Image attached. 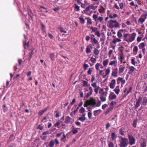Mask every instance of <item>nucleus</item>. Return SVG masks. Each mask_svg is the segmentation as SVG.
Segmentation results:
<instances>
[{
  "label": "nucleus",
  "mask_w": 147,
  "mask_h": 147,
  "mask_svg": "<svg viewBox=\"0 0 147 147\" xmlns=\"http://www.w3.org/2000/svg\"><path fill=\"white\" fill-rule=\"evenodd\" d=\"M120 138L119 146V147H127L128 144V140L127 138H125L121 136L119 137Z\"/></svg>",
  "instance_id": "nucleus-1"
},
{
  "label": "nucleus",
  "mask_w": 147,
  "mask_h": 147,
  "mask_svg": "<svg viewBox=\"0 0 147 147\" xmlns=\"http://www.w3.org/2000/svg\"><path fill=\"white\" fill-rule=\"evenodd\" d=\"M108 26L110 28H113L114 27L116 28H119V24L116 20H110L108 21Z\"/></svg>",
  "instance_id": "nucleus-2"
},
{
  "label": "nucleus",
  "mask_w": 147,
  "mask_h": 147,
  "mask_svg": "<svg viewBox=\"0 0 147 147\" xmlns=\"http://www.w3.org/2000/svg\"><path fill=\"white\" fill-rule=\"evenodd\" d=\"M96 104L95 99L93 98H90V100H87L85 101L84 106V107H86L90 105L93 107Z\"/></svg>",
  "instance_id": "nucleus-3"
},
{
  "label": "nucleus",
  "mask_w": 147,
  "mask_h": 147,
  "mask_svg": "<svg viewBox=\"0 0 147 147\" xmlns=\"http://www.w3.org/2000/svg\"><path fill=\"white\" fill-rule=\"evenodd\" d=\"M127 137L129 140L128 143L129 145L132 146L135 144L136 143V139L132 134H128L127 135Z\"/></svg>",
  "instance_id": "nucleus-4"
},
{
  "label": "nucleus",
  "mask_w": 147,
  "mask_h": 147,
  "mask_svg": "<svg viewBox=\"0 0 147 147\" xmlns=\"http://www.w3.org/2000/svg\"><path fill=\"white\" fill-rule=\"evenodd\" d=\"M92 18L93 20L96 22V24H97L99 22L100 23H103V18L102 17H98V15L96 14H94L92 16Z\"/></svg>",
  "instance_id": "nucleus-5"
},
{
  "label": "nucleus",
  "mask_w": 147,
  "mask_h": 147,
  "mask_svg": "<svg viewBox=\"0 0 147 147\" xmlns=\"http://www.w3.org/2000/svg\"><path fill=\"white\" fill-rule=\"evenodd\" d=\"M142 99V98L140 96L139 97L138 99H136V100L134 101V104L135 109H137L140 106Z\"/></svg>",
  "instance_id": "nucleus-6"
},
{
  "label": "nucleus",
  "mask_w": 147,
  "mask_h": 147,
  "mask_svg": "<svg viewBox=\"0 0 147 147\" xmlns=\"http://www.w3.org/2000/svg\"><path fill=\"white\" fill-rule=\"evenodd\" d=\"M136 35V34L134 32L131 34H129L128 36L129 38L128 40H127V42H131L132 41H134L135 39Z\"/></svg>",
  "instance_id": "nucleus-7"
},
{
  "label": "nucleus",
  "mask_w": 147,
  "mask_h": 147,
  "mask_svg": "<svg viewBox=\"0 0 147 147\" xmlns=\"http://www.w3.org/2000/svg\"><path fill=\"white\" fill-rule=\"evenodd\" d=\"M90 29L92 31L95 32V34L98 37H99L101 36V34L98 31H97L98 28H97L91 26Z\"/></svg>",
  "instance_id": "nucleus-8"
},
{
  "label": "nucleus",
  "mask_w": 147,
  "mask_h": 147,
  "mask_svg": "<svg viewBox=\"0 0 147 147\" xmlns=\"http://www.w3.org/2000/svg\"><path fill=\"white\" fill-rule=\"evenodd\" d=\"M91 86L94 88V92L97 94L98 93V92L100 88L99 86H97L96 82L92 83L91 84Z\"/></svg>",
  "instance_id": "nucleus-9"
},
{
  "label": "nucleus",
  "mask_w": 147,
  "mask_h": 147,
  "mask_svg": "<svg viewBox=\"0 0 147 147\" xmlns=\"http://www.w3.org/2000/svg\"><path fill=\"white\" fill-rule=\"evenodd\" d=\"M112 72L111 73V76L114 77H117L118 74V69L117 67L113 69L112 68Z\"/></svg>",
  "instance_id": "nucleus-10"
},
{
  "label": "nucleus",
  "mask_w": 147,
  "mask_h": 147,
  "mask_svg": "<svg viewBox=\"0 0 147 147\" xmlns=\"http://www.w3.org/2000/svg\"><path fill=\"white\" fill-rule=\"evenodd\" d=\"M147 16L146 13L141 15V17L138 19V21L141 24H142L146 19Z\"/></svg>",
  "instance_id": "nucleus-11"
},
{
  "label": "nucleus",
  "mask_w": 147,
  "mask_h": 147,
  "mask_svg": "<svg viewBox=\"0 0 147 147\" xmlns=\"http://www.w3.org/2000/svg\"><path fill=\"white\" fill-rule=\"evenodd\" d=\"M125 64L120 65L119 69V74L122 73L125 69Z\"/></svg>",
  "instance_id": "nucleus-12"
},
{
  "label": "nucleus",
  "mask_w": 147,
  "mask_h": 147,
  "mask_svg": "<svg viewBox=\"0 0 147 147\" xmlns=\"http://www.w3.org/2000/svg\"><path fill=\"white\" fill-rule=\"evenodd\" d=\"M91 40L93 42L94 44H98V46L96 47L97 49H99L100 48L99 44L98 43V41L94 38L92 37L91 38Z\"/></svg>",
  "instance_id": "nucleus-13"
},
{
  "label": "nucleus",
  "mask_w": 147,
  "mask_h": 147,
  "mask_svg": "<svg viewBox=\"0 0 147 147\" xmlns=\"http://www.w3.org/2000/svg\"><path fill=\"white\" fill-rule=\"evenodd\" d=\"M116 84L115 80V79L113 80L109 84V86L110 88L113 89L115 86Z\"/></svg>",
  "instance_id": "nucleus-14"
},
{
  "label": "nucleus",
  "mask_w": 147,
  "mask_h": 147,
  "mask_svg": "<svg viewBox=\"0 0 147 147\" xmlns=\"http://www.w3.org/2000/svg\"><path fill=\"white\" fill-rule=\"evenodd\" d=\"M89 92L87 93L86 95V98L90 96L91 95L93 92V90L91 87L90 86L89 87Z\"/></svg>",
  "instance_id": "nucleus-15"
},
{
  "label": "nucleus",
  "mask_w": 147,
  "mask_h": 147,
  "mask_svg": "<svg viewBox=\"0 0 147 147\" xmlns=\"http://www.w3.org/2000/svg\"><path fill=\"white\" fill-rule=\"evenodd\" d=\"M124 47L123 46H121L120 47H119L118 50L119 52V54H123V50H124Z\"/></svg>",
  "instance_id": "nucleus-16"
},
{
  "label": "nucleus",
  "mask_w": 147,
  "mask_h": 147,
  "mask_svg": "<svg viewBox=\"0 0 147 147\" xmlns=\"http://www.w3.org/2000/svg\"><path fill=\"white\" fill-rule=\"evenodd\" d=\"M101 111H102L100 109L94 111L93 112L94 115L95 116H97L100 114Z\"/></svg>",
  "instance_id": "nucleus-17"
},
{
  "label": "nucleus",
  "mask_w": 147,
  "mask_h": 147,
  "mask_svg": "<svg viewBox=\"0 0 147 147\" xmlns=\"http://www.w3.org/2000/svg\"><path fill=\"white\" fill-rule=\"evenodd\" d=\"M48 109L47 108H45L43 110H42L38 112V114L39 116L42 115L43 113L45 112Z\"/></svg>",
  "instance_id": "nucleus-18"
},
{
  "label": "nucleus",
  "mask_w": 147,
  "mask_h": 147,
  "mask_svg": "<svg viewBox=\"0 0 147 147\" xmlns=\"http://www.w3.org/2000/svg\"><path fill=\"white\" fill-rule=\"evenodd\" d=\"M87 20V25H92V21L90 17H88L86 18Z\"/></svg>",
  "instance_id": "nucleus-19"
},
{
  "label": "nucleus",
  "mask_w": 147,
  "mask_h": 147,
  "mask_svg": "<svg viewBox=\"0 0 147 147\" xmlns=\"http://www.w3.org/2000/svg\"><path fill=\"white\" fill-rule=\"evenodd\" d=\"M28 11V15L29 16L32 18V19L33 18V13L32 12V11L30 9H27Z\"/></svg>",
  "instance_id": "nucleus-20"
},
{
  "label": "nucleus",
  "mask_w": 147,
  "mask_h": 147,
  "mask_svg": "<svg viewBox=\"0 0 147 147\" xmlns=\"http://www.w3.org/2000/svg\"><path fill=\"white\" fill-rule=\"evenodd\" d=\"M55 55L53 53H51L49 55V57L50 58L52 62L54 61H55Z\"/></svg>",
  "instance_id": "nucleus-21"
},
{
  "label": "nucleus",
  "mask_w": 147,
  "mask_h": 147,
  "mask_svg": "<svg viewBox=\"0 0 147 147\" xmlns=\"http://www.w3.org/2000/svg\"><path fill=\"white\" fill-rule=\"evenodd\" d=\"M140 146L141 147H146V140H144L142 142L140 143Z\"/></svg>",
  "instance_id": "nucleus-22"
},
{
  "label": "nucleus",
  "mask_w": 147,
  "mask_h": 147,
  "mask_svg": "<svg viewBox=\"0 0 147 147\" xmlns=\"http://www.w3.org/2000/svg\"><path fill=\"white\" fill-rule=\"evenodd\" d=\"M71 119V118L69 116H67L65 118V123L66 124H68L69 123L70 120Z\"/></svg>",
  "instance_id": "nucleus-23"
},
{
  "label": "nucleus",
  "mask_w": 147,
  "mask_h": 147,
  "mask_svg": "<svg viewBox=\"0 0 147 147\" xmlns=\"http://www.w3.org/2000/svg\"><path fill=\"white\" fill-rule=\"evenodd\" d=\"M120 59V61L122 63L123 62V61H124L125 59V56L124 54H119V55Z\"/></svg>",
  "instance_id": "nucleus-24"
},
{
  "label": "nucleus",
  "mask_w": 147,
  "mask_h": 147,
  "mask_svg": "<svg viewBox=\"0 0 147 147\" xmlns=\"http://www.w3.org/2000/svg\"><path fill=\"white\" fill-rule=\"evenodd\" d=\"M113 107H110V108L107 109L105 113V115H106L109 113L110 111L113 110Z\"/></svg>",
  "instance_id": "nucleus-25"
},
{
  "label": "nucleus",
  "mask_w": 147,
  "mask_h": 147,
  "mask_svg": "<svg viewBox=\"0 0 147 147\" xmlns=\"http://www.w3.org/2000/svg\"><path fill=\"white\" fill-rule=\"evenodd\" d=\"M30 41H29L27 43L26 42H24V47L25 49H26L27 48L29 47Z\"/></svg>",
  "instance_id": "nucleus-26"
},
{
  "label": "nucleus",
  "mask_w": 147,
  "mask_h": 147,
  "mask_svg": "<svg viewBox=\"0 0 147 147\" xmlns=\"http://www.w3.org/2000/svg\"><path fill=\"white\" fill-rule=\"evenodd\" d=\"M138 50V47L137 46H135L134 47L133 49V52L135 55L137 54Z\"/></svg>",
  "instance_id": "nucleus-27"
},
{
  "label": "nucleus",
  "mask_w": 147,
  "mask_h": 147,
  "mask_svg": "<svg viewBox=\"0 0 147 147\" xmlns=\"http://www.w3.org/2000/svg\"><path fill=\"white\" fill-rule=\"evenodd\" d=\"M79 19L80 20V23L81 24H84L85 22V20L84 19L82 16H80L79 18Z\"/></svg>",
  "instance_id": "nucleus-28"
},
{
  "label": "nucleus",
  "mask_w": 147,
  "mask_h": 147,
  "mask_svg": "<svg viewBox=\"0 0 147 147\" xmlns=\"http://www.w3.org/2000/svg\"><path fill=\"white\" fill-rule=\"evenodd\" d=\"M33 50H31L30 52L28 54L29 58L28 60L30 61L32 57V56L33 54Z\"/></svg>",
  "instance_id": "nucleus-29"
},
{
  "label": "nucleus",
  "mask_w": 147,
  "mask_h": 147,
  "mask_svg": "<svg viewBox=\"0 0 147 147\" xmlns=\"http://www.w3.org/2000/svg\"><path fill=\"white\" fill-rule=\"evenodd\" d=\"M111 138L113 140H116L117 138V136L115 133L113 132L111 134Z\"/></svg>",
  "instance_id": "nucleus-30"
},
{
  "label": "nucleus",
  "mask_w": 147,
  "mask_h": 147,
  "mask_svg": "<svg viewBox=\"0 0 147 147\" xmlns=\"http://www.w3.org/2000/svg\"><path fill=\"white\" fill-rule=\"evenodd\" d=\"M116 94H118L119 92L120 89L119 86H117L115 89L114 90Z\"/></svg>",
  "instance_id": "nucleus-31"
},
{
  "label": "nucleus",
  "mask_w": 147,
  "mask_h": 147,
  "mask_svg": "<svg viewBox=\"0 0 147 147\" xmlns=\"http://www.w3.org/2000/svg\"><path fill=\"white\" fill-rule=\"evenodd\" d=\"M119 133L120 135L125 136V132L121 128L119 129Z\"/></svg>",
  "instance_id": "nucleus-32"
},
{
  "label": "nucleus",
  "mask_w": 147,
  "mask_h": 147,
  "mask_svg": "<svg viewBox=\"0 0 147 147\" xmlns=\"http://www.w3.org/2000/svg\"><path fill=\"white\" fill-rule=\"evenodd\" d=\"M121 31L123 32V30H119L117 32V35L119 38H121L122 37V35L121 33Z\"/></svg>",
  "instance_id": "nucleus-33"
},
{
  "label": "nucleus",
  "mask_w": 147,
  "mask_h": 147,
  "mask_svg": "<svg viewBox=\"0 0 147 147\" xmlns=\"http://www.w3.org/2000/svg\"><path fill=\"white\" fill-rule=\"evenodd\" d=\"M147 103V98L144 97L142 100V104L143 105L145 106Z\"/></svg>",
  "instance_id": "nucleus-34"
},
{
  "label": "nucleus",
  "mask_w": 147,
  "mask_h": 147,
  "mask_svg": "<svg viewBox=\"0 0 147 147\" xmlns=\"http://www.w3.org/2000/svg\"><path fill=\"white\" fill-rule=\"evenodd\" d=\"M109 60L107 59L104 60L102 62V64L105 67L107 66Z\"/></svg>",
  "instance_id": "nucleus-35"
},
{
  "label": "nucleus",
  "mask_w": 147,
  "mask_h": 147,
  "mask_svg": "<svg viewBox=\"0 0 147 147\" xmlns=\"http://www.w3.org/2000/svg\"><path fill=\"white\" fill-rule=\"evenodd\" d=\"M145 46L144 43V42H142L139 45V48L140 49H141L143 48Z\"/></svg>",
  "instance_id": "nucleus-36"
},
{
  "label": "nucleus",
  "mask_w": 147,
  "mask_h": 147,
  "mask_svg": "<svg viewBox=\"0 0 147 147\" xmlns=\"http://www.w3.org/2000/svg\"><path fill=\"white\" fill-rule=\"evenodd\" d=\"M135 58L132 57L131 59V64H132L133 65H134V66L136 65V63H137V62L135 60Z\"/></svg>",
  "instance_id": "nucleus-37"
},
{
  "label": "nucleus",
  "mask_w": 147,
  "mask_h": 147,
  "mask_svg": "<svg viewBox=\"0 0 147 147\" xmlns=\"http://www.w3.org/2000/svg\"><path fill=\"white\" fill-rule=\"evenodd\" d=\"M86 118L83 117H80L78 118V120H80L82 122H84L85 120H86Z\"/></svg>",
  "instance_id": "nucleus-38"
},
{
  "label": "nucleus",
  "mask_w": 147,
  "mask_h": 147,
  "mask_svg": "<svg viewBox=\"0 0 147 147\" xmlns=\"http://www.w3.org/2000/svg\"><path fill=\"white\" fill-rule=\"evenodd\" d=\"M40 24L41 25V30H42L44 32H46L45 27L44 25L42 22L40 23Z\"/></svg>",
  "instance_id": "nucleus-39"
},
{
  "label": "nucleus",
  "mask_w": 147,
  "mask_h": 147,
  "mask_svg": "<svg viewBox=\"0 0 147 147\" xmlns=\"http://www.w3.org/2000/svg\"><path fill=\"white\" fill-rule=\"evenodd\" d=\"M110 67H109L107 69H105V74L106 75H108L110 72Z\"/></svg>",
  "instance_id": "nucleus-40"
},
{
  "label": "nucleus",
  "mask_w": 147,
  "mask_h": 147,
  "mask_svg": "<svg viewBox=\"0 0 147 147\" xmlns=\"http://www.w3.org/2000/svg\"><path fill=\"white\" fill-rule=\"evenodd\" d=\"M93 52L94 54L95 55H98L99 53V51L96 48H94V50L93 51Z\"/></svg>",
  "instance_id": "nucleus-41"
},
{
  "label": "nucleus",
  "mask_w": 147,
  "mask_h": 147,
  "mask_svg": "<svg viewBox=\"0 0 147 147\" xmlns=\"http://www.w3.org/2000/svg\"><path fill=\"white\" fill-rule=\"evenodd\" d=\"M129 34L128 33H125L123 35V37H124V40L126 41L127 42V36H129Z\"/></svg>",
  "instance_id": "nucleus-42"
},
{
  "label": "nucleus",
  "mask_w": 147,
  "mask_h": 147,
  "mask_svg": "<svg viewBox=\"0 0 147 147\" xmlns=\"http://www.w3.org/2000/svg\"><path fill=\"white\" fill-rule=\"evenodd\" d=\"M100 66H102V65L100 63H97L95 65V67L96 70L99 69V67Z\"/></svg>",
  "instance_id": "nucleus-43"
},
{
  "label": "nucleus",
  "mask_w": 147,
  "mask_h": 147,
  "mask_svg": "<svg viewBox=\"0 0 147 147\" xmlns=\"http://www.w3.org/2000/svg\"><path fill=\"white\" fill-rule=\"evenodd\" d=\"M58 29L61 32H63L64 33H67V31L64 30L63 28L62 27H59Z\"/></svg>",
  "instance_id": "nucleus-44"
},
{
  "label": "nucleus",
  "mask_w": 147,
  "mask_h": 147,
  "mask_svg": "<svg viewBox=\"0 0 147 147\" xmlns=\"http://www.w3.org/2000/svg\"><path fill=\"white\" fill-rule=\"evenodd\" d=\"M105 93V92H104L103 89H101L99 91V94L101 95V96H103Z\"/></svg>",
  "instance_id": "nucleus-45"
},
{
  "label": "nucleus",
  "mask_w": 147,
  "mask_h": 147,
  "mask_svg": "<svg viewBox=\"0 0 147 147\" xmlns=\"http://www.w3.org/2000/svg\"><path fill=\"white\" fill-rule=\"evenodd\" d=\"M82 83L83 86L87 87L88 86V82L87 81L83 80L82 81Z\"/></svg>",
  "instance_id": "nucleus-46"
},
{
  "label": "nucleus",
  "mask_w": 147,
  "mask_h": 147,
  "mask_svg": "<svg viewBox=\"0 0 147 147\" xmlns=\"http://www.w3.org/2000/svg\"><path fill=\"white\" fill-rule=\"evenodd\" d=\"M74 8L76 9V11H78L80 10V7L78 5L76 4L75 3L74 4Z\"/></svg>",
  "instance_id": "nucleus-47"
},
{
  "label": "nucleus",
  "mask_w": 147,
  "mask_h": 147,
  "mask_svg": "<svg viewBox=\"0 0 147 147\" xmlns=\"http://www.w3.org/2000/svg\"><path fill=\"white\" fill-rule=\"evenodd\" d=\"M55 142L53 141H51L49 144V147H53L54 145Z\"/></svg>",
  "instance_id": "nucleus-48"
},
{
  "label": "nucleus",
  "mask_w": 147,
  "mask_h": 147,
  "mask_svg": "<svg viewBox=\"0 0 147 147\" xmlns=\"http://www.w3.org/2000/svg\"><path fill=\"white\" fill-rule=\"evenodd\" d=\"M100 98L102 102H105L106 100V98L103 96H101Z\"/></svg>",
  "instance_id": "nucleus-49"
},
{
  "label": "nucleus",
  "mask_w": 147,
  "mask_h": 147,
  "mask_svg": "<svg viewBox=\"0 0 147 147\" xmlns=\"http://www.w3.org/2000/svg\"><path fill=\"white\" fill-rule=\"evenodd\" d=\"M117 63V61H111L109 63V65H113L115 64L116 63Z\"/></svg>",
  "instance_id": "nucleus-50"
},
{
  "label": "nucleus",
  "mask_w": 147,
  "mask_h": 147,
  "mask_svg": "<svg viewBox=\"0 0 147 147\" xmlns=\"http://www.w3.org/2000/svg\"><path fill=\"white\" fill-rule=\"evenodd\" d=\"M89 46H88L86 49V52L87 54L91 52V51L89 48Z\"/></svg>",
  "instance_id": "nucleus-51"
},
{
  "label": "nucleus",
  "mask_w": 147,
  "mask_h": 147,
  "mask_svg": "<svg viewBox=\"0 0 147 147\" xmlns=\"http://www.w3.org/2000/svg\"><path fill=\"white\" fill-rule=\"evenodd\" d=\"M3 111L4 112H5L7 111V107L6 106L5 104L3 105Z\"/></svg>",
  "instance_id": "nucleus-52"
},
{
  "label": "nucleus",
  "mask_w": 147,
  "mask_h": 147,
  "mask_svg": "<svg viewBox=\"0 0 147 147\" xmlns=\"http://www.w3.org/2000/svg\"><path fill=\"white\" fill-rule=\"evenodd\" d=\"M109 147H114L113 143L111 142H109L108 143Z\"/></svg>",
  "instance_id": "nucleus-53"
},
{
  "label": "nucleus",
  "mask_w": 147,
  "mask_h": 147,
  "mask_svg": "<svg viewBox=\"0 0 147 147\" xmlns=\"http://www.w3.org/2000/svg\"><path fill=\"white\" fill-rule=\"evenodd\" d=\"M116 96L115 94H114L112 95L110 97H109V99L111 100H112L114 99H115L116 98Z\"/></svg>",
  "instance_id": "nucleus-54"
},
{
  "label": "nucleus",
  "mask_w": 147,
  "mask_h": 147,
  "mask_svg": "<svg viewBox=\"0 0 147 147\" xmlns=\"http://www.w3.org/2000/svg\"><path fill=\"white\" fill-rule=\"evenodd\" d=\"M85 111V109L83 107H82L79 110L80 113H83Z\"/></svg>",
  "instance_id": "nucleus-55"
},
{
  "label": "nucleus",
  "mask_w": 147,
  "mask_h": 147,
  "mask_svg": "<svg viewBox=\"0 0 147 147\" xmlns=\"http://www.w3.org/2000/svg\"><path fill=\"white\" fill-rule=\"evenodd\" d=\"M129 69L130 71L132 72L134 71L135 69V68L134 67L132 66L130 67Z\"/></svg>",
  "instance_id": "nucleus-56"
},
{
  "label": "nucleus",
  "mask_w": 147,
  "mask_h": 147,
  "mask_svg": "<svg viewBox=\"0 0 147 147\" xmlns=\"http://www.w3.org/2000/svg\"><path fill=\"white\" fill-rule=\"evenodd\" d=\"M90 61L91 62L93 63H95L96 61V59L95 58H93V57H91L90 59Z\"/></svg>",
  "instance_id": "nucleus-57"
},
{
  "label": "nucleus",
  "mask_w": 147,
  "mask_h": 147,
  "mask_svg": "<svg viewBox=\"0 0 147 147\" xmlns=\"http://www.w3.org/2000/svg\"><path fill=\"white\" fill-rule=\"evenodd\" d=\"M66 136L64 134H63V137L61 138V140L64 142H65V141Z\"/></svg>",
  "instance_id": "nucleus-58"
},
{
  "label": "nucleus",
  "mask_w": 147,
  "mask_h": 147,
  "mask_svg": "<svg viewBox=\"0 0 147 147\" xmlns=\"http://www.w3.org/2000/svg\"><path fill=\"white\" fill-rule=\"evenodd\" d=\"M101 9H99V11L100 13H102V12L105 11V9L104 7L102 6H101Z\"/></svg>",
  "instance_id": "nucleus-59"
},
{
  "label": "nucleus",
  "mask_w": 147,
  "mask_h": 147,
  "mask_svg": "<svg viewBox=\"0 0 147 147\" xmlns=\"http://www.w3.org/2000/svg\"><path fill=\"white\" fill-rule=\"evenodd\" d=\"M71 131L73 133V134H76L78 132V131L76 129H74L72 130Z\"/></svg>",
  "instance_id": "nucleus-60"
},
{
  "label": "nucleus",
  "mask_w": 147,
  "mask_h": 147,
  "mask_svg": "<svg viewBox=\"0 0 147 147\" xmlns=\"http://www.w3.org/2000/svg\"><path fill=\"white\" fill-rule=\"evenodd\" d=\"M60 124V122H58L56 123L54 125V126L55 127H57V128H59L58 126Z\"/></svg>",
  "instance_id": "nucleus-61"
},
{
  "label": "nucleus",
  "mask_w": 147,
  "mask_h": 147,
  "mask_svg": "<svg viewBox=\"0 0 147 147\" xmlns=\"http://www.w3.org/2000/svg\"><path fill=\"white\" fill-rule=\"evenodd\" d=\"M116 102H115L112 101L110 104V106L111 107H113V105L114 104H116Z\"/></svg>",
  "instance_id": "nucleus-62"
},
{
  "label": "nucleus",
  "mask_w": 147,
  "mask_h": 147,
  "mask_svg": "<svg viewBox=\"0 0 147 147\" xmlns=\"http://www.w3.org/2000/svg\"><path fill=\"white\" fill-rule=\"evenodd\" d=\"M136 123H137V121L135 120H134L133 121V123L132 125L134 127H136Z\"/></svg>",
  "instance_id": "nucleus-63"
},
{
  "label": "nucleus",
  "mask_w": 147,
  "mask_h": 147,
  "mask_svg": "<svg viewBox=\"0 0 147 147\" xmlns=\"http://www.w3.org/2000/svg\"><path fill=\"white\" fill-rule=\"evenodd\" d=\"M90 5H89L88 7H86L84 11H86L88 12L90 11Z\"/></svg>",
  "instance_id": "nucleus-64"
}]
</instances>
